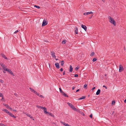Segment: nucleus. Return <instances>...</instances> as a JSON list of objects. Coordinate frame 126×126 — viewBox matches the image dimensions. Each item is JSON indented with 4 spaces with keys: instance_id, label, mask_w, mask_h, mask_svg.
Here are the masks:
<instances>
[{
    "instance_id": "nucleus-35",
    "label": "nucleus",
    "mask_w": 126,
    "mask_h": 126,
    "mask_svg": "<svg viewBox=\"0 0 126 126\" xmlns=\"http://www.w3.org/2000/svg\"><path fill=\"white\" fill-rule=\"evenodd\" d=\"M27 115L29 117H30L31 118L32 117V116L30 114H27Z\"/></svg>"
},
{
    "instance_id": "nucleus-15",
    "label": "nucleus",
    "mask_w": 126,
    "mask_h": 126,
    "mask_svg": "<svg viewBox=\"0 0 126 126\" xmlns=\"http://www.w3.org/2000/svg\"><path fill=\"white\" fill-rule=\"evenodd\" d=\"M8 72L9 73V74H11V75L12 76H14V74H13V72L11 70H9V71H8Z\"/></svg>"
},
{
    "instance_id": "nucleus-57",
    "label": "nucleus",
    "mask_w": 126,
    "mask_h": 126,
    "mask_svg": "<svg viewBox=\"0 0 126 126\" xmlns=\"http://www.w3.org/2000/svg\"><path fill=\"white\" fill-rule=\"evenodd\" d=\"M37 95V96H40V95H39V94H38H38H37V95Z\"/></svg>"
},
{
    "instance_id": "nucleus-6",
    "label": "nucleus",
    "mask_w": 126,
    "mask_h": 126,
    "mask_svg": "<svg viewBox=\"0 0 126 126\" xmlns=\"http://www.w3.org/2000/svg\"><path fill=\"white\" fill-rule=\"evenodd\" d=\"M43 110H44V113L48 115V112L47 111V109L45 107H44L43 108Z\"/></svg>"
},
{
    "instance_id": "nucleus-3",
    "label": "nucleus",
    "mask_w": 126,
    "mask_h": 126,
    "mask_svg": "<svg viewBox=\"0 0 126 126\" xmlns=\"http://www.w3.org/2000/svg\"><path fill=\"white\" fill-rule=\"evenodd\" d=\"M67 104L73 110H74V109L76 110V108L71 103L68 102Z\"/></svg>"
},
{
    "instance_id": "nucleus-12",
    "label": "nucleus",
    "mask_w": 126,
    "mask_h": 126,
    "mask_svg": "<svg viewBox=\"0 0 126 126\" xmlns=\"http://www.w3.org/2000/svg\"><path fill=\"white\" fill-rule=\"evenodd\" d=\"M100 89H98L96 92V94L97 95H98L99 94L100 92Z\"/></svg>"
},
{
    "instance_id": "nucleus-2",
    "label": "nucleus",
    "mask_w": 126,
    "mask_h": 126,
    "mask_svg": "<svg viewBox=\"0 0 126 126\" xmlns=\"http://www.w3.org/2000/svg\"><path fill=\"white\" fill-rule=\"evenodd\" d=\"M3 110L7 113L8 114L11 116L12 117L15 118H16V116H15L13 114L11 113L10 112H9L6 109H3Z\"/></svg>"
},
{
    "instance_id": "nucleus-19",
    "label": "nucleus",
    "mask_w": 126,
    "mask_h": 126,
    "mask_svg": "<svg viewBox=\"0 0 126 126\" xmlns=\"http://www.w3.org/2000/svg\"><path fill=\"white\" fill-rule=\"evenodd\" d=\"M62 94L63 95H64V96L65 97H68V96L66 94H65L64 92L63 94Z\"/></svg>"
},
{
    "instance_id": "nucleus-28",
    "label": "nucleus",
    "mask_w": 126,
    "mask_h": 126,
    "mask_svg": "<svg viewBox=\"0 0 126 126\" xmlns=\"http://www.w3.org/2000/svg\"><path fill=\"white\" fill-rule=\"evenodd\" d=\"M63 125L65 126H68L69 125L67 124H66L65 122H64Z\"/></svg>"
},
{
    "instance_id": "nucleus-9",
    "label": "nucleus",
    "mask_w": 126,
    "mask_h": 126,
    "mask_svg": "<svg viewBox=\"0 0 126 126\" xmlns=\"http://www.w3.org/2000/svg\"><path fill=\"white\" fill-rule=\"evenodd\" d=\"M51 53L52 56L54 58H55L56 56L55 55V53L54 52V51H51Z\"/></svg>"
},
{
    "instance_id": "nucleus-38",
    "label": "nucleus",
    "mask_w": 126,
    "mask_h": 126,
    "mask_svg": "<svg viewBox=\"0 0 126 126\" xmlns=\"http://www.w3.org/2000/svg\"><path fill=\"white\" fill-rule=\"evenodd\" d=\"M0 82H1V83H3L4 82V81L3 80H1L0 79Z\"/></svg>"
},
{
    "instance_id": "nucleus-42",
    "label": "nucleus",
    "mask_w": 126,
    "mask_h": 126,
    "mask_svg": "<svg viewBox=\"0 0 126 126\" xmlns=\"http://www.w3.org/2000/svg\"><path fill=\"white\" fill-rule=\"evenodd\" d=\"M18 32V30H16V31L14 33H17V32Z\"/></svg>"
},
{
    "instance_id": "nucleus-44",
    "label": "nucleus",
    "mask_w": 126,
    "mask_h": 126,
    "mask_svg": "<svg viewBox=\"0 0 126 126\" xmlns=\"http://www.w3.org/2000/svg\"><path fill=\"white\" fill-rule=\"evenodd\" d=\"M65 74V71H63V75H64Z\"/></svg>"
},
{
    "instance_id": "nucleus-62",
    "label": "nucleus",
    "mask_w": 126,
    "mask_h": 126,
    "mask_svg": "<svg viewBox=\"0 0 126 126\" xmlns=\"http://www.w3.org/2000/svg\"><path fill=\"white\" fill-rule=\"evenodd\" d=\"M89 96H90V95L89 94L88 95V97H89Z\"/></svg>"
},
{
    "instance_id": "nucleus-7",
    "label": "nucleus",
    "mask_w": 126,
    "mask_h": 126,
    "mask_svg": "<svg viewBox=\"0 0 126 126\" xmlns=\"http://www.w3.org/2000/svg\"><path fill=\"white\" fill-rule=\"evenodd\" d=\"M81 27L85 30V31H86L87 30V27L85 25L82 24L81 25Z\"/></svg>"
},
{
    "instance_id": "nucleus-58",
    "label": "nucleus",
    "mask_w": 126,
    "mask_h": 126,
    "mask_svg": "<svg viewBox=\"0 0 126 126\" xmlns=\"http://www.w3.org/2000/svg\"><path fill=\"white\" fill-rule=\"evenodd\" d=\"M48 64H49V67L50 68V64L49 63H48Z\"/></svg>"
},
{
    "instance_id": "nucleus-53",
    "label": "nucleus",
    "mask_w": 126,
    "mask_h": 126,
    "mask_svg": "<svg viewBox=\"0 0 126 126\" xmlns=\"http://www.w3.org/2000/svg\"><path fill=\"white\" fill-rule=\"evenodd\" d=\"M6 71V70H4V71H3V72L4 73H6V71Z\"/></svg>"
},
{
    "instance_id": "nucleus-22",
    "label": "nucleus",
    "mask_w": 126,
    "mask_h": 126,
    "mask_svg": "<svg viewBox=\"0 0 126 126\" xmlns=\"http://www.w3.org/2000/svg\"><path fill=\"white\" fill-rule=\"evenodd\" d=\"M66 40H64L62 41V44H64L66 43Z\"/></svg>"
},
{
    "instance_id": "nucleus-26",
    "label": "nucleus",
    "mask_w": 126,
    "mask_h": 126,
    "mask_svg": "<svg viewBox=\"0 0 126 126\" xmlns=\"http://www.w3.org/2000/svg\"><path fill=\"white\" fill-rule=\"evenodd\" d=\"M64 61H62L61 62V65L62 66H63L64 64Z\"/></svg>"
},
{
    "instance_id": "nucleus-40",
    "label": "nucleus",
    "mask_w": 126,
    "mask_h": 126,
    "mask_svg": "<svg viewBox=\"0 0 126 126\" xmlns=\"http://www.w3.org/2000/svg\"><path fill=\"white\" fill-rule=\"evenodd\" d=\"M103 87H105V89H107V87L105 85H103Z\"/></svg>"
},
{
    "instance_id": "nucleus-14",
    "label": "nucleus",
    "mask_w": 126,
    "mask_h": 126,
    "mask_svg": "<svg viewBox=\"0 0 126 126\" xmlns=\"http://www.w3.org/2000/svg\"><path fill=\"white\" fill-rule=\"evenodd\" d=\"M47 115H49L53 117H54V115H53V114L49 112H48Z\"/></svg>"
},
{
    "instance_id": "nucleus-31",
    "label": "nucleus",
    "mask_w": 126,
    "mask_h": 126,
    "mask_svg": "<svg viewBox=\"0 0 126 126\" xmlns=\"http://www.w3.org/2000/svg\"><path fill=\"white\" fill-rule=\"evenodd\" d=\"M10 70V69H9L5 68L4 70H6V71H8H8H9V70Z\"/></svg>"
},
{
    "instance_id": "nucleus-33",
    "label": "nucleus",
    "mask_w": 126,
    "mask_h": 126,
    "mask_svg": "<svg viewBox=\"0 0 126 126\" xmlns=\"http://www.w3.org/2000/svg\"><path fill=\"white\" fill-rule=\"evenodd\" d=\"M5 106L7 108H10V107L8 105H5Z\"/></svg>"
},
{
    "instance_id": "nucleus-21",
    "label": "nucleus",
    "mask_w": 126,
    "mask_h": 126,
    "mask_svg": "<svg viewBox=\"0 0 126 126\" xmlns=\"http://www.w3.org/2000/svg\"><path fill=\"white\" fill-rule=\"evenodd\" d=\"M36 107H37L38 108H40L41 109H43V107H42L41 106H39L38 105L36 106Z\"/></svg>"
},
{
    "instance_id": "nucleus-4",
    "label": "nucleus",
    "mask_w": 126,
    "mask_h": 126,
    "mask_svg": "<svg viewBox=\"0 0 126 126\" xmlns=\"http://www.w3.org/2000/svg\"><path fill=\"white\" fill-rule=\"evenodd\" d=\"M47 24V22L46 21L45 19H44L43 22L42 24V26H44L45 25H46Z\"/></svg>"
},
{
    "instance_id": "nucleus-27",
    "label": "nucleus",
    "mask_w": 126,
    "mask_h": 126,
    "mask_svg": "<svg viewBox=\"0 0 126 126\" xmlns=\"http://www.w3.org/2000/svg\"><path fill=\"white\" fill-rule=\"evenodd\" d=\"M97 60V59L96 58H94L93 59L92 61L93 62H94L95 61H96Z\"/></svg>"
},
{
    "instance_id": "nucleus-1",
    "label": "nucleus",
    "mask_w": 126,
    "mask_h": 126,
    "mask_svg": "<svg viewBox=\"0 0 126 126\" xmlns=\"http://www.w3.org/2000/svg\"><path fill=\"white\" fill-rule=\"evenodd\" d=\"M109 21L111 23L113 24L114 26H116V22L114 19L112 18L110 16H109L108 17Z\"/></svg>"
},
{
    "instance_id": "nucleus-34",
    "label": "nucleus",
    "mask_w": 126,
    "mask_h": 126,
    "mask_svg": "<svg viewBox=\"0 0 126 126\" xmlns=\"http://www.w3.org/2000/svg\"><path fill=\"white\" fill-rule=\"evenodd\" d=\"M30 89L31 91L32 92H33L34 91V90L32 88H30Z\"/></svg>"
},
{
    "instance_id": "nucleus-13",
    "label": "nucleus",
    "mask_w": 126,
    "mask_h": 126,
    "mask_svg": "<svg viewBox=\"0 0 126 126\" xmlns=\"http://www.w3.org/2000/svg\"><path fill=\"white\" fill-rule=\"evenodd\" d=\"M1 56L2 57H3L4 58V59L6 60L8 59V58H7L5 56V55H4L2 53H1Z\"/></svg>"
},
{
    "instance_id": "nucleus-48",
    "label": "nucleus",
    "mask_w": 126,
    "mask_h": 126,
    "mask_svg": "<svg viewBox=\"0 0 126 126\" xmlns=\"http://www.w3.org/2000/svg\"><path fill=\"white\" fill-rule=\"evenodd\" d=\"M36 92L35 91H34L33 92V93H34L35 94V93Z\"/></svg>"
},
{
    "instance_id": "nucleus-50",
    "label": "nucleus",
    "mask_w": 126,
    "mask_h": 126,
    "mask_svg": "<svg viewBox=\"0 0 126 126\" xmlns=\"http://www.w3.org/2000/svg\"><path fill=\"white\" fill-rule=\"evenodd\" d=\"M44 42H46V43H47L48 42V41H44Z\"/></svg>"
},
{
    "instance_id": "nucleus-8",
    "label": "nucleus",
    "mask_w": 126,
    "mask_h": 126,
    "mask_svg": "<svg viewBox=\"0 0 126 126\" xmlns=\"http://www.w3.org/2000/svg\"><path fill=\"white\" fill-rule=\"evenodd\" d=\"M56 67L58 69L60 68L59 65L58 63H56L55 64Z\"/></svg>"
},
{
    "instance_id": "nucleus-59",
    "label": "nucleus",
    "mask_w": 126,
    "mask_h": 126,
    "mask_svg": "<svg viewBox=\"0 0 126 126\" xmlns=\"http://www.w3.org/2000/svg\"><path fill=\"white\" fill-rule=\"evenodd\" d=\"M11 110H12V109L10 107V108H9Z\"/></svg>"
},
{
    "instance_id": "nucleus-39",
    "label": "nucleus",
    "mask_w": 126,
    "mask_h": 126,
    "mask_svg": "<svg viewBox=\"0 0 126 126\" xmlns=\"http://www.w3.org/2000/svg\"><path fill=\"white\" fill-rule=\"evenodd\" d=\"M74 77H78V74H76L75 75V76H74Z\"/></svg>"
},
{
    "instance_id": "nucleus-11",
    "label": "nucleus",
    "mask_w": 126,
    "mask_h": 126,
    "mask_svg": "<svg viewBox=\"0 0 126 126\" xmlns=\"http://www.w3.org/2000/svg\"><path fill=\"white\" fill-rule=\"evenodd\" d=\"M0 65H1V66L3 68L4 70L6 68L5 66L4 65V64L2 63H0Z\"/></svg>"
},
{
    "instance_id": "nucleus-46",
    "label": "nucleus",
    "mask_w": 126,
    "mask_h": 126,
    "mask_svg": "<svg viewBox=\"0 0 126 126\" xmlns=\"http://www.w3.org/2000/svg\"><path fill=\"white\" fill-rule=\"evenodd\" d=\"M79 90H80V89H78V90H77L76 91V92H78L79 91Z\"/></svg>"
},
{
    "instance_id": "nucleus-49",
    "label": "nucleus",
    "mask_w": 126,
    "mask_h": 126,
    "mask_svg": "<svg viewBox=\"0 0 126 126\" xmlns=\"http://www.w3.org/2000/svg\"><path fill=\"white\" fill-rule=\"evenodd\" d=\"M84 15H85V16L87 15V14H86V13H84Z\"/></svg>"
},
{
    "instance_id": "nucleus-29",
    "label": "nucleus",
    "mask_w": 126,
    "mask_h": 126,
    "mask_svg": "<svg viewBox=\"0 0 126 126\" xmlns=\"http://www.w3.org/2000/svg\"><path fill=\"white\" fill-rule=\"evenodd\" d=\"M34 7L35 8H36L38 9H39L40 8V7L39 6H37V5H34Z\"/></svg>"
},
{
    "instance_id": "nucleus-24",
    "label": "nucleus",
    "mask_w": 126,
    "mask_h": 126,
    "mask_svg": "<svg viewBox=\"0 0 126 126\" xmlns=\"http://www.w3.org/2000/svg\"><path fill=\"white\" fill-rule=\"evenodd\" d=\"M93 12H92L91 11L90 12H88L86 13V14H87V15H89L90 14H93Z\"/></svg>"
},
{
    "instance_id": "nucleus-17",
    "label": "nucleus",
    "mask_w": 126,
    "mask_h": 126,
    "mask_svg": "<svg viewBox=\"0 0 126 126\" xmlns=\"http://www.w3.org/2000/svg\"><path fill=\"white\" fill-rule=\"evenodd\" d=\"M85 97H86V96H83L82 97H81L79 98L78 99L79 100L82 99H85Z\"/></svg>"
},
{
    "instance_id": "nucleus-54",
    "label": "nucleus",
    "mask_w": 126,
    "mask_h": 126,
    "mask_svg": "<svg viewBox=\"0 0 126 126\" xmlns=\"http://www.w3.org/2000/svg\"><path fill=\"white\" fill-rule=\"evenodd\" d=\"M60 122L62 124H63L64 122H63L62 121H60Z\"/></svg>"
},
{
    "instance_id": "nucleus-32",
    "label": "nucleus",
    "mask_w": 126,
    "mask_h": 126,
    "mask_svg": "<svg viewBox=\"0 0 126 126\" xmlns=\"http://www.w3.org/2000/svg\"><path fill=\"white\" fill-rule=\"evenodd\" d=\"M79 67H77L75 68V70L76 71H77L78 70V69H79Z\"/></svg>"
},
{
    "instance_id": "nucleus-51",
    "label": "nucleus",
    "mask_w": 126,
    "mask_h": 126,
    "mask_svg": "<svg viewBox=\"0 0 126 126\" xmlns=\"http://www.w3.org/2000/svg\"><path fill=\"white\" fill-rule=\"evenodd\" d=\"M75 87H73L72 88V90H74L75 89Z\"/></svg>"
},
{
    "instance_id": "nucleus-10",
    "label": "nucleus",
    "mask_w": 126,
    "mask_h": 126,
    "mask_svg": "<svg viewBox=\"0 0 126 126\" xmlns=\"http://www.w3.org/2000/svg\"><path fill=\"white\" fill-rule=\"evenodd\" d=\"M75 33L76 34H78V29L76 27H75Z\"/></svg>"
},
{
    "instance_id": "nucleus-43",
    "label": "nucleus",
    "mask_w": 126,
    "mask_h": 126,
    "mask_svg": "<svg viewBox=\"0 0 126 126\" xmlns=\"http://www.w3.org/2000/svg\"><path fill=\"white\" fill-rule=\"evenodd\" d=\"M60 71L61 72H62V71H63V69L62 68H61V69H60Z\"/></svg>"
},
{
    "instance_id": "nucleus-30",
    "label": "nucleus",
    "mask_w": 126,
    "mask_h": 126,
    "mask_svg": "<svg viewBox=\"0 0 126 126\" xmlns=\"http://www.w3.org/2000/svg\"><path fill=\"white\" fill-rule=\"evenodd\" d=\"M0 126H6L5 125L2 123H0Z\"/></svg>"
},
{
    "instance_id": "nucleus-41",
    "label": "nucleus",
    "mask_w": 126,
    "mask_h": 126,
    "mask_svg": "<svg viewBox=\"0 0 126 126\" xmlns=\"http://www.w3.org/2000/svg\"><path fill=\"white\" fill-rule=\"evenodd\" d=\"M39 96L40 97H42V98H44V97L42 95H40V96Z\"/></svg>"
},
{
    "instance_id": "nucleus-60",
    "label": "nucleus",
    "mask_w": 126,
    "mask_h": 126,
    "mask_svg": "<svg viewBox=\"0 0 126 126\" xmlns=\"http://www.w3.org/2000/svg\"><path fill=\"white\" fill-rule=\"evenodd\" d=\"M82 114L83 115H84V114L82 112Z\"/></svg>"
},
{
    "instance_id": "nucleus-61",
    "label": "nucleus",
    "mask_w": 126,
    "mask_h": 126,
    "mask_svg": "<svg viewBox=\"0 0 126 126\" xmlns=\"http://www.w3.org/2000/svg\"><path fill=\"white\" fill-rule=\"evenodd\" d=\"M38 94L36 92L35 93V94L37 95V94Z\"/></svg>"
},
{
    "instance_id": "nucleus-47",
    "label": "nucleus",
    "mask_w": 126,
    "mask_h": 126,
    "mask_svg": "<svg viewBox=\"0 0 126 126\" xmlns=\"http://www.w3.org/2000/svg\"><path fill=\"white\" fill-rule=\"evenodd\" d=\"M13 111H15V112H16L17 111L16 110H14V109L13 110Z\"/></svg>"
},
{
    "instance_id": "nucleus-64",
    "label": "nucleus",
    "mask_w": 126,
    "mask_h": 126,
    "mask_svg": "<svg viewBox=\"0 0 126 126\" xmlns=\"http://www.w3.org/2000/svg\"><path fill=\"white\" fill-rule=\"evenodd\" d=\"M68 126H71L70 125H69Z\"/></svg>"
},
{
    "instance_id": "nucleus-45",
    "label": "nucleus",
    "mask_w": 126,
    "mask_h": 126,
    "mask_svg": "<svg viewBox=\"0 0 126 126\" xmlns=\"http://www.w3.org/2000/svg\"><path fill=\"white\" fill-rule=\"evenodd\" d=\"M95 87H94L92 88V90H94V89H95Z\"/></svg>"
},
{
    "instance_id": "nucleus-52",
    "label": "nucleus",
    "mask_w": 126,
    "mask_h": 126,
    "mask_svg": "<svg viewBox=\"0 0 126 126\" xmlns=\"http://www.w3.org/2000/svg\"><path fill=\"white\" fill-rule=\"evenodd\" d=\"M93 16V15H92L91 16H90V17H89V19H91V18L92 17V16Z\"/></svg>"
},
{
    "instance_id": "nucleus-5",
    "label": "nucleus",
    "mask_w": 126,
    "mask_h": 126,
    "mask_svg": "<svg viewBox=\"0 0 126 126\" xmlns=\"http://www.w3.org/2000/svg\"><path fill=\"white\" fill-rule=\"evenodd\" d=\"M124 70V68L122 65L121 64L119 65V72H122Z\"/></svg>"
},
{
    "instance_id": "nucleus-18",
    "label": "nucleus",
    "mask_w": 126,
    "mask_h": 126,
    "mask_svg": "<svg viewBox=\"0 0 126 126\" xmlns=\"http://www.w3.org/2000/svg\"><path fill=\"white\" fill-rule=\"evenodd\" d=\"M74 110H75L77 111V112H78L79 113H81L82 112H81V110H78L77 109H76V110H75L74 109Z\"/></svg>"
},
{
    "instance_id": "nucleus-20",
    "label": "nucleus",
    "mask_w": 126,
    "mask_h": 126,
    "mask_svg": "<svg viewBox=\"0 0 126 126\" xmlns=\"http://www.w3.org/2000/svg\"><path fill=\"white\" fill-rule=\"evenodd\" d=\"M59 89L60 90V92L62 93V94H63L64 93V92L62 91L61 89V88H59Z\"/></svg>"
},
{
    "instance_id": "nucleus-16",
    "label": "nucleus",
    "mask_w": 126,
    "mask_h": 126,
    "mask_svg": "<svg viewBox=\"0 0 126 126\" xmlns=\"http://www.w3.org/2000/svg\"><path fill=\"white\" fill-rule=\"evenodd\" d=\"M73 68L72 66L71 65H70V69L69 70V72H71L73 71Z\"/></svg>"
},
{
    "instance_id": "nucleus-25",
    "label": "nucleus",
    "mask_w": 126,
    "mask_h": 126,
    "mask_svg": "<svg viewBox=\"0 0 126 126\" xmlns=\"http://www.w3.org/2000/svg\"><path fill=\"white\" fill-rule=\"evenodd\" d=\"M94 54V52H93L91 54L90 56H93Z\"/></svg>"
},
{
    "instance_id": "nucleus-63",
    "label": "nucleus",
    "mask_w": 126,
    "mask_h": 126,
    "mask_svg": "<svg viewBox=\"0 0 126 126\" xmlns=\"http://www.w3.org/2000/svg\"><path fill=\"white\" fill-rule=\"evenodd\" d=\"M105 76H106V74H105Z\"/></svg>"
},
{
    "instance_id": "nucleus-55",
    "label": "nucleus",
    "mask_w": 126,
    "mask_h": 126,
    "mask_svg": "<svg viewBox=\"0 0 126 126\" xmlns=\"http://www.w3.org/2000/svg\"><path fill=\"white\" fill-rule=\"evenodd\" d=\"M14 95H15L16 96H17V94H14Z\"/></svg>"
},
{
    "instance_id": "nucleus-36",
    "label": "nucleus",
    "mask_w": 126,
    "mask_h": 126,
    "mask_svg": "<svg viewBox=\"0 0 126 126\" xmlns=\"http://www.w3.org/2000/svg\"><path fill=\"white\" fill-rule=\"evenodd\" d=\"M115 101H113L112 102V104L113 105H114L115 104Z\"/></svg>"
},
{
    "instance_id": "nucleus-37",
    "label": "nucleus",
    "mask_w": 126,
    "mask_h": 126,
    "mask_svg": "<svg viewBox=\"0 0 126 126\" xmlns=\"http://www.w3.org/2000/svg\"><path fill=\"white\" fill-rule=\"evenodd\" d=\"M90 117L91 118H92L93 117V114H91V115H90Z\"/></svg>"
},
{
    "instance_id": "nucleus-23",
    "label": "nucleus",
    "mask_w": 126,
    "mask_h": 126,
    "mask_svg": "<svg viewBox=\"0 0 126 126\" xmlns=\"http://www.w3.org/2000/svg\"><path fill=\"white\" fill-rule=\"evenodd\" d=\"M87 85L86 84H85V85H84L83 86V88L84 89H86L87 88Z\"/></svg>"
},
{
    "instance_id": "nucleus-56",
    "label": "nucleus",
    "mask_w": 126,
    "mask_h": 126,
    "mask_svg": "<svg viewBox=\"0 0 126 126\" xmlns=\"http://www.w3.org/2000/svg\"><path fill=\"white\" fill-rule=\"evenodd\" d=\"M124 102L125 103H126V99L124 100Z\"/></svg>"
}]
</instances>
